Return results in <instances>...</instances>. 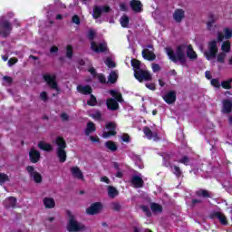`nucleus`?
<instances>
[{"instance_id":"nucleus-43","label":"nucleus","mask_w":232,"mask_h":232,"mask_svg":"<svg viewBox=\"0 0 232 232\" xmlns=\"http://www.w3.org/2000/svg\"><path fill=\"white\" fill-rule=\"evenodd\" d=\"M197 195H198V197H205V198L211 197V193H210L209 191H208V190H203V189L198 190V191L197 192Z\"/></svg>"},{"instance_id":"nucleus-25","label":"nucleus","mask_w":232,"mask_h":232,"mask_svg":"<svg viewBox=\"0 0 232 232\" xmlns=\"http://www.w3.org/2000/svg\"><path fill=\"white\" fill-rule=\"evenodd\" d=\"M77 90L80 93H83V95H90L92 93V87L90 85H78Z\"/></svg>"},{"instance_id":"nucleus-8","label":"nucleus","mask_w":232,"mask_h":232,"mask_svg":"<svg viewBox=\"0 0 232 232\" xmlns=\"http://www.w3.org/2000/svg\"><path fill=\"white\" fill-rule=\"evenodd\" d=\"M170 159H171L170 155L164 154L163 156V160H165L164 166H166L167 168H170L171 171L174 173V175H176V177H180V175H182V170H180L179 167L173 166L171 165V163L168 162V160H169Z\"/></svg>"},{"instance_id":"nucleus-55","label":"nucleus","mask_w":232,"mask_h":232,"mask_svg":"<svg viewBox=\"0 0 232 232\" xmlns=\"http://www.w3.org/2000/svg\"><path fill=\"white\" fill-rule=\"evenodd\" d=\"M72 23H74V24H81V19L77 14L72 16Z\"/></svg>"},{"instance_id":"nucleus-15","label":"nucleus","mask_w":232,"mask_h":232,"mask_svg":"<svg viewBox=\"0 0 232 232\" xmlns=\"http://www.w3.org/2000/svg\"><path fill=\"white\" fill-rule=\"evenodd\" d=\"M143 132L145 137H147L149 139V140H154L157 142V140H160V138H159V135L157 134V132H153L150 130L149 127H145L143 129Z\"/></svg>"},{"instance_id":"nucleus-44","label":"nucleus","mask_w":232,"mask_h":232,"mask_svg":"<svg viewBox=\"0 0 232 232\" xmlns=\"http://www.w3.org/2000/svg\"><path fill=\"white\" fill-rule=\"evenodd\" d=\"M9 181H10V178L8 177V175L5 173H0V184H5V182H9Z\"/></svg>"},{"instance_id":"nucleus-18","label":"nucleus","mask_w":232,"mask_h":232,"mask_svg":"<svg viewBox=\"0 0 232 232\" xmlns=\"http://www.w3.org/2000/svg\"><path fill=\"white\" fill-rule=\"evenodd\" d=\"M131 185L133 188H142L144 186V180L142 179V175H135L131 179Z\"/></svg>"},{"instance_id":"nucleus-5","label":"nucleus","mask_w":232,"mask_h":232,"mask_svg":"<svg viewBox=\"0 0 232 232\" xmlns=\"http://www.w3.org/2000/svg\"><path fill=\"white\" fill-rule=\"evenodd\" d=\"M218 41L210 40L208 43L207 50L203 52L204 56L208 61H213V59L217 58V54L218 53Z\"/></svg>"},{"instance_id":"nucleus-14","label":"nucleus","mask_w":232,"mask_h":232,"mask_svg":"<svg viewBox=\"0 0 232 232\" xmlns=\"http://www.w3.org/2000/svg\"><path fill=\"white\" fill-rule=\"evenodd\" d=\"M108 12H110V7L108 6H94L92 17L94 19H99V17H101L102 14L108 13Z\"/></svg>"},{"instance_id":"nucleus-26","label":"nucleus","mask_w":232,"mask_h":232,"mask_svg":"<svg viewBox=\"0 0 232 232\" xmlns=\"http://www.w3.org/2000/svg\"><path fill=\"white\" fill-rule=\"evenodd\" d=\"M232 102L229 100L223 101V113H231Z\"/></svg>"},{"instance_id":"nucleus-6","label":"nucleus","mask_w":232,"mask_h":232,"mask_svg":"<svg viewBox=\"0 0 232 232\" xmlns=\"http://www.w3.org/2000/svg\"><path fill=\"white\" fill-rule=\"evenodd\" d=\"M44 81H45V82H47L48 86H50V88L52 90H55V92H60L59 89V85L57 84V77L55 76V74H50V73H46L44 74Z\"/></svg>"},{"instance_id":"nucleus-35","label":"nucleus","mask_w":232,"mask_h":232,"mask_svg":"<svg viewBox=\"0 0 232 232\" xmlns=\"http://www.w3.org/2000/svg\"><path fill=\"white\" fill-rule=\"evenodd\" d=\"M120 23L122 28H128V25L130 24V17H128V15L121 16L120 19Z\"/></svg>"},{"instance_id":"nucleus-34","label":"nucleus","mask_w":232,"mask_h":232,"mask_svg":"<svg viewBox=\"0 0 232 232\" xmlns=\"http://www.w3.org/2000/svg\"><path fill=\"white\" fill-rule=\"evenodd\" d=\"M227 53H219L216 55L217 58V63H219L220 64H224L226 63V57H227Z\"/></svg>"},{"instance_id":"nucleus-46","label":"nucleus","mask_w":232,"mask_h":232,"mask_svg":"<svg viewBox=\"0 0 232 232\" xmlns=\"http://www.w3.org/2000/svg\"><path fill=\"white\" fill-rule=\"evenodd\" d=\"M105 64L108 68H115V62H113L111 58H107L105 60Z\"/></svg>"},{"instance_id":"nucleus-64","label":"nucleus","mask_w":232,"mask_h":232,"mask_svg":"<svg viewBox=\"0 0 232 232\" xmlns=\"http://www.w3.org/2000/svg\"><path fill=\"white\" fill-rule=\"evenodd\" d=\"M61 119H62V121H68V114L63 113V114L61 115Z\"/></svg>"},{"instance_id":"nucleus-17","label":"nucleus","mask_w":232,"mask_h":232,"mask_svg":"<svg viewBox=\"0 0 232 232\" xmlns=\"http://www.w3.org/2000/svg\"><path fill=\"white\" fill-rule=\"evenodd\" d=\"M232 38V30L229 28L224 29L223 33H218V43L224 41V39H231Z\"/></svg>"},{"instance_id":"nucleus-37","label":"nucleus","mask_w":232,"mask_h":232,"mask_svg":"<svg viewBox=\"0 0 232 232\" xmlns=\"http://www.w3.org/2000/svg\"><path fill=\"white\" fill-rule=\"evenodd\" d=\"M216 217L217 218H218L219 222L223 224V226L227 225V219L226 218V216H224V214L218 212L216 213Z\"/></svg>"},{"instance_id":"nucleus-53","label":"nucleus","mask_w":232,"mask_h":232,"mask_svg":"<svg viewBox=\"0 0 232 232\" xmlns=\"http://www.w3.org/2000/svg\"><path fill=\"white\" fill-rule=\"evenodd\" d=\"M211 84L212 86H214L215 88H220V82L217 79H213L211 81Z\"/></svg>"},{"instance_id":"nucleus-23","label":"nucleus","mask_w":232,"mask_h":232,"mask_svg":"<svg viewBox=\"0 0 232 232\" xmlns=\"http://www.w3.org/2000/svg\"><path fill=\"white\" fill-rule=\"evenodd\" d=\"M187 57L189 59V61H197V59H198V56L193 50V46L191 44L188 45V49L187 50Z\"/></svg>"},{"instance_id":"nucleus-60","label":"nucleus","mask_w":232,"mask_h":232,"mask_svg":"<svg viewBox=\"0 0 232 232\" xmlns=\"http://www.w3.org/2000/svg\"><path fill=\"white\" fill-rule=\"evenodd\" d=\"M4 81L5 82H7V84H12V77H9V76H5L4 77Z\"/></svg>"},{"instance_id":"nucleus-36","label":"nucleus","mask_w":232,"mask_h":232,"mask_svg":"<svg viewBox=\"0 0 232 232\" xmlns=\"http://www.w3.org/2000/svg\"><path fill=\"white\" fill-rule=\"evenodd\" d=\"M150 209L153 213H162V206L157 203H152L150 205Z\"/></svg>"},{"instance_id":"nucleus-38","label":"nucleus","mask_w":232,"mask_h":232,"mask_svg":"<svg viewBox=\"0 0 232 232\" xmlns=\"http://www.w3.org/2000/svg\"><path fill=\"white\" fill-rule=\"evenodd\" d=\"M105 146L111 151H117V145L111 140L106 141Z\"/></svg>"},{"instance_id":"nucleus-39","label":"nucleus","mask_w":232,"mask_h":232,"mask_svg":"<svg viewBox=\"0 0 232 232\" xmlns=\"http://www.w3.org/2000/svg\"><path fill=\"white\" fill-rule=\"evenodd\" d=\"M66 50V57H68V59H72V57L73 56V46L68 44L65 47Z\"/></svg>"},{"instance_id":"nucleus-50","label":"nucleus","mask_w":232,"mask_h":232,"mask_svg":"<svg viewBox=\"0 0 232 232\" xmlns=\"http://www.w3.org/2000/svg\"><path fill=\"white\" fill-rule=\"evenodd\" d=\"M113 135H115V131H113V130H110L109 132L108 131H104L103 133H102V137L103 138V139H108V138H110V137H111V136H113Z\"/></svg>"},{"instance_id":"nucleus-33","label":"nucleus","mask_w":232,"mask_h":232,"mask_svg":"<svg viewBox=\"0 0 232 232\" xmlns=\"http://www.w3.org/2000/svg\"><path fill=\"white\" fill-rule=\"evenodd\" d=\"M95 123L89 121L87 123V128L85 130V135H90L91 133H93L95 131Z\"/></svg>"},{"instance_id":"nucleus-9","label":"nucleus","mask_w":232,"mask_h":232,"mask_svg":"<svg viewBox=\"0 0 232 232\" xmlns=\"http://www.w3.org/2000/svg\"><path fill=\"white\" fill-rule=\"evenodd\" d=\"M91 50H92V52H95V53H103V52H108V44H106V42L97 44L92 41L91 43Z\"/></svg>"},{"instance_id":"nucleus-4","label":"nucleus","mask_w":232,"mask_h":232,"mask_svg":"<svg viewBox=\"0 0 232 232\" xmlns=\"http://www.w3.org/2000/svg\"><path fill=\"white\" fill-rule=\"evenodd\" d=\"M110 94L113 98L107 100V108L115 111V110H119V102H124V100L122 99V94L119 91L111 90Z\"/></svg>"},{"instance_id":"nucleus-27","label":"nucleus","mask_w":232,"mask_h":232,"mask_svg":"<svg viewBox=\"0 0 232 232\" xmlns=\"http://www.w3.org/2000/svg\"><path fill=\"white\" fill-rule=\"evenodd\" d=\"M107 192L110 198H115V197L119 196V190L115 187L108 186Z\"/></svg>"},{"instance_id":"nucleus-32","label":"nucleus","mask_w":232,"mask_h":232,"mask_svg":"<svg viewBox=\"0 0 232 232\" xmlns=\"http://www.w3.org/2000/svg\"><path fill=\"white\" fill-rule=\"evenodd\" d=\"M221 52L224 53H229V52H231V43L229 41H226L222 44Z\"/></svg>"},{"instance_id":"nucleus-1","label":"nucleus","mask_w":232,"mask_h":232,"mask_svg":"<svg viewBox=\"0 0 232 232\" xmlns=\"http://www.w3.org/2000/svg\"><path fill=\"white\" fill-rule=\"evenodd\" d=\"M189 48V44H182L179 45L175 52L172 51L171 48H165L166 53L173 63H179L181 66H186V63H188V57L186 53Z\"/></svg>"},{"instance_id":"nucleus-59","label":"nucleus","mask_w":232,"mask_h":232,"mask_svg":"<svg viewBox=\"0 0 232 232\" xmlns=\"http://www.w3.org/2000/svg\"><path fill=\"white\" fill-rule=\"evenodd\" d=\"M100 180L101 182H105V184H110V179L106 176L102 177Z\"/></svg>"},{"instance_id":"nucleus-11","label":"nucleus","mask_w":232,"mask_h":232,"mask_svg":"<svg viewBox=\"0 0 232 232\" xmlns=\"http://www.w3.org/2000/svg\"><path fill=\"white\" fill-rule=\"evenodd\" d=\"M148 49H143L141 52V55L144 59L147 61H155L156 56L155 53H153V46L152 45H148Z\"/></svg>"},{"instance_id":"nucleus-54","label":"nucleus","mask_w":232,"mask_h":232,"mask_svg":"<svg viewBox=\"0 0 232 232\" xmlns=\"http://www.w3.org/2000/svg\"><path fill=\"white\" fill-rule=\"evenodd\" d=\"M40 98L42 99V101H48V93H46V92H42L40 93Z\"/></svg>"},{"instance_id":"nucleus-42","label":"nucleus","mask_w":232,"mask_h":232,"mask_svg":"<svg viewBox=\"0 0 232 232\" xmlns=\"http://www.w3.org/2000/svg\"><path fill=\"white\" fill-rule=\"evenodd\" d=\"M231 82H232V79H229L227 81H224V82H221V86L225 90H231Z\"/></svg>"},{"instance_id":"nucleus-41","label":"nucleus","mask_w":232,"mask_h":232,"mask_svg":"<svg viewBox=\"0 0 232 232\" xmlns=\"http://www.w3.org/2000/svg\"><path fill=\"white\" fill-rule=\"evenodd\" d=\"M131 66L133 67L134 73L137 70H140V62L139 60H131Z\"/></svg>"},{"instance_id":"nucleus-58","label":"nucleus","mask_w":232,"mask_h":232,"mask_svg":"<svg viewBox=\"0 0 232 232\" xmlns=\"http://www.w3.org/2000/svg\"><path fill=\"white\" fill-rule=\"evenodd\" d=\"M152 71L153 72H160V66L157 63L152 64Z\"/></svg>"},{"instance_id":"nucleus-62","label":"nucleus","mask_w":232,"mask_h":232,"mask_svg":"<svg viewBox=\"0 0 232 232\" xmlns=\"http://www.w3.org/2000/svg\"><path fill=\"white\" fill-rule=\"evenodd\" d=\"M57 52H59V48H57V46L51 47L50 49L51 53H57Z\"/></svg>"},{"instance_id":"nucleus-56","label":"nucleus","mask_w":232,"mask_h":232,"mask_svg":"<svg viewBox=\"0 0 232 232\" xmlns=\"http://www.w3.org/2000/svg\"><path fill=\"white\" fill-rule=\"evenodd\" d=\"M146 88H148L149 90H151L152 92H155L156 90L155 83H146Z\"/></svg>"},{"instance_id":"nucleus-21","label":"nucleus","mask_w":232,"mask_h":232,"mask_svg":"<svg viewBox=\"0 0 232 232\" xmlns=\"http://www.w3.org/2000/svg\"><path fill=\"white\" fill-rule=\"evenodd\" d=\"M184 17H186V14L182 9H177L173 14V19L176 23H182Z\"/></svg>"},{"instance_id":"nucleus-3","label":"nucleus","mask_w":232,"mask_h":232,"mask_svg":"<svg viewBox=\"0 0 232 232\" xmlns=\"http://www.w3.org/2000/svg\"><path fill=\"white\" fill-rule=\"evenodd\" d=\"M14 17V13L9 12L5 16L0 17V35L1 37L6 38L10 35L12 32V24L8 21V19H12Z\"/></svg>"},{"instance_id":"nucleus-28","label":"nucleus","mask_w":232,"mask_h":232,"mask_svg":"<svg viewBox=\"0 0 232 232\" xmlns=\"http://www.w3.org/2000/svg\"><path fill=\"white\" fill-rule=\"evenodd\" d=\"M117 79H119V72L111 71L108 77L109 82H111V84H115Z\"/></svg>"},{"instance_id":"nucleus-40","label":"nucleus","mask_w":232,"mask_h":232,"mask_svg":"<svg viewBox=\"0 0 232 232\" xmlns=\"http://www.w3.org/2000/svg\"><path fill=\"white\" fill-rule=\"evenodd\" d=\"M90 117L94 119V121H101L102 115L101 114V111H94L93 112L90 113Z\"/></svg>"},{"instance_id":"nucleus-2","label":"nucleus","mask_w":232,"mask_h":232,"mask_svg":"<svg viewBox=\"0 0 232 232\" xmlns=\"http://www.w3.org/2000/svg\"><path fill=\"white\" fill-rule=\"evenodd\" d=\"M67 217H68V221L66 226L67 231L69 232L86 231V226L77 221V219H75V216H73V214L71 211H67Z\"/></svg>"},{"instance_id":"nucleus-31","label":"nucleus","mask_w":232,"mask_h":232,"mask_svg":"<svg viewBox=\"0 0 232 232\" xmlns=\"http://www.w3.org/2000/svg\"><path fill=\"white\" fill-rule=\"evenodd\" d=\"M56 153L60 162H66V150L64 149L56 150Z\"/></svg>"},{"instance_id":"nucleus-7","label":"nucleus","mask_w":232,"mask_h":232,"mask_svg":"<svg viewBox=\"0 0 232 232\" xmlns=\"http://www.w3.org/2000/svg\"><path fill=\"white\" fill-rule=\"evenodd\" d=\"M26 171L29 174L31 180H34L36 184H41V182H43V176L35 170L34 166L26 167Z\"/></svg>"},{"instance_id":"nucleus-22","label":"nucleus","mask_w":232,"mask_h":232,"mask_svg":"<svg viewBox=\"0 0 232 232\" xmlns=\"http://www.w3.org/2000/svg\"><path fill=\"white\" fill-rule=\"evenodd\" d=\"M43 202L46 209H53L55 208V199L53 198H44Z\"/></svg>"},{"instance_id":"nucleus-48","label":"nucleus","mask_w":232,"mask_h":232,"mask_svg":"<svg viewBox=\"0 0 232 232\" xmlns=\"http://www.w3.org/2000/svg\"><path fill=\"white\" fill-rule=\"evenodd\" d=\"M178 162H179L180 164H185V166H188L189 164V158L184 156L183 158L179 159Z\"/></svg>"},{"instance_id":"nucleus-16","label":"nucleus","mask_w":232,"mask_h":232,"mask_svg":"<svg viewBox=\"0 0 232 232\" xmlns=\"http://www.w3.org/2000/svg\"><path fill=\"white\" fill-rule=\"evenodd\" d=\"M29 157L33 164H37V161L41 159V152H39V150H35L34 148H32L29 151Z\"/></svg>"},{"instance_id":"nucleus-19","label":"nucleus","mask_w":232,"mask_h":232,"mask_svg":"<svg viewBox=\"0 0 232 232\" xmlns=\"http://www.w3.org/2000/svg\"><path fill=\"white\" fill-rule=\"evenodd\" d=\"M163 100L167 104H173L177 101V94L173 91L169 92L163 96Z\"/></svg>"},{"instance_id":"nucleus-24","label":"nucleus","mask_w":232,"mask_h":232,"mask_svg":"<svg viewBox=\"0 0 232 232\" xmlns=\"http://www.w3.org/2000/svg\"><path fill=\"white\" fill-rule=\"evenodd\" d=\"M130 8L133 10V12H142V4L139 0H132L130 2Z\"/></svg>"},{"instance_id":"nucleus-61","label":"nucleus","mask_w":232,"mask_h":232,"mask_svg":"<svg viewBox=\"0 0 232 232\" xmlns=\"http://www.w3.org/2000/svg\"><path fill=\"white\" fill-rule=\"evenodd\" d=\"M215 24V20L209 21L207 23V26L208 30H211L213 28V24Z\"/></svg>"},{"instance_id":"nucleus-29","label":"nucleus","mask_w":232,"mask_h":232,"mask_svg":"<svg viewBox=\"0 0 232 232\" xmlns=\"http://www.w3.org/2000/svg\"><path fill=\"white\" fill-rule=\"evenodd\" d=\"M38 148L40 150H43V151H52V150H53V148L52 147V145L50 143H47L44 141H40L38 143Z\"/></svg>"},{"instance_id":"nucleus-51","label":"nucleus","mask_w":232,"mask_h":232,"mask_svg":"<svg viewBox=\"0 0 232 232\" xmlns=\"http://www.w3.org/2000/svg\"><path fill=\"white\" fill-rule=\"evenodd\" d=\"M142 211H144V213H146L147 217H151V213L150 212V208L146 205H143L140 207Z\"/></svg>"},{"instance_id":"nucleus-63","label":"nucleus","mask_w":232,"mask_h":232,"mask_svg":"<svg viewBox=\"0 0 232 232\" xmlns=\"http://www.w3.org/2000/svg\"><path fill=\"white\" fill-rule=\"evenodd\" d=\"M90 140H92V142H99V137L91 136Z\"/></svg>"},{"instance_id":"nucleus-13","label":"nucleus","mask_w":232,"mask_h":232,"mask_svg":"<svg viewBox=\"0 0 232 232\" xmlns=\"http://www.w3.org/2000/svg\"><path fill=\"white\" fill-rule=\"evenodd\" d=\"M71 175L73 179H76V180H84V174L82 173V170L77 166H73L71 168Z\"/></svg>"},{"instance_id":"nucleus-30","label":"nucleus","mask_w":232,"mask_h":232,"mask_svg":"<svg viewBox=\"0 0 232 232\" xmlns=\"http://www.w3.org/2000/svg\"><path fill=\"white\" fill-rule=\"evenodd\" d=\"M55 144L58 146L57 150H64L66 148V141L63 137H57Z\"/></svg>"},{"instance_id":"nucleus-52","label":"nucleus","mask_w":232,"mask_h":232,"mask_svg":"<svg viewBox=\"0 0 232 232\" xmlns=\"http://www.w3.org/2000/svg\"><path fill=\"white\" fill-rule=\"evenodd\" d=\"M87 37L91 41H93V39L95 38V32L93 31V29L89 30Z\"/></svg>"},{"instance_id":"nucleus-49","label":"nucleus","mask_w":232,"mask_h":232,"mask_svg":"<svg viewBox=\"0 0 232 232\" xmlns=\"http://www.w3.org/2000/svg\"><path fill=\"white\" fill-rule=\"evenodd\" d=\"M87 104L89 106H95V104H97V99L95 96H93V94L91 95V99L87 102Z\"/></svg>"},{"instance_id":"nucleus-57","label":"nucleus","mask_w":232,"mask_h":232,"mask_svg":"<svg viewBox=\"0 0 232 232\" xmlns=\"http://www.w3.org/2000/svg\"><path fill=\"white\" fill-rule=\"evenodd\" d=\"M15 63H17V58H11L8 61V66H14V64H15Z\"/></svg>"},{"instance_id":"nucleus-12","label":"nucleus","mask_w":232,"mask_h":232,"mask_svg":"<svg viewBox=\"0 0 232 232\" xmlns=\"http://www.w3.org/2000/svg\"><path fill=\"white\" fill-rule=\"evenodd\" d=\"M102 211V204L101 202L93 203L86 209L87 215H99Z\"/></svg>"},{"instance_id":"nucleus-45","label":"nucleus","mask_w":232,"mask_h":232,"mask_svg":"<svg viewBox=\"0 0 232 232\" xmlns=\"http://www.w3.org/2000/svg\"><path fill=\"white\" fill-rule=\"evenodd\" d=\"M121 203L119 202H112L111 204V209H113V211H121Z\"/></svg>"},{"instance_id":"nucleus-20","label":"nucleus","mask_w":232,"mask_h":232,"mask_svg":"<svg viewBox=\"0 0 232 232\" xmlns=\"http://www.w3.org/2000/svg\"><path fill=\"white\" fill-rule=\"evenodd\" d=\"M3 204L6 209H10V208H15L17 199L14 197H9L3 201Z\"/></svg>"},{"instance_id":"nucleus-47","label":"nucleus","mask_w":232,"mask_h":232,"mask_svg":"<svg viewBox=\"0 0 232 232\" xmlns=\"http://www.w3.org/2000/svg\"><path fill=\"white\" fill-rule=\"evenodd\" d=\"M115 128H117V124L115 122H109L106 124V129L110 130V131H115Z\"/></svg>"},{"instance_id":"nucleus-10","label":"nucleus","mask_w":232,"mask_h":232,"mask_svg":"<svg viewBox=\"0 0 232 232\" xmlns=\"http://www.w3.org/2000/svg\"><path fill=\"white\" fill-rule=\"evenodd\" d=\"M134 77L140 82H142L143 81H151V74L150 72L144 70L135 71Z\"/></svg>"}]
</instances>
